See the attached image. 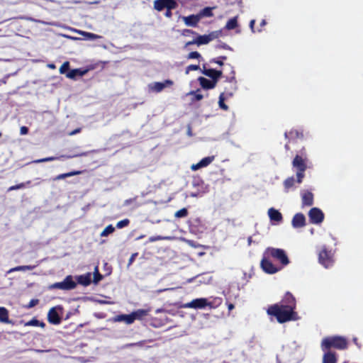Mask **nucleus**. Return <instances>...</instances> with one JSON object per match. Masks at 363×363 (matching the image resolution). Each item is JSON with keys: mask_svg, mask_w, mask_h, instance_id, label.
Masks as SVG:
<instances>
[{"mask_svg": "<svg viewBox=\"0 0 363 363\" xmlns=\"http://www.w3.org/2000/svg\"><path fill=\"white\" fill-rule=\"evenodd\" d=\"M199 92H200V89H197L196 91H191L189 93V94L194 95V101H201L203 98V96L201 94H200Z\"/></svg>", "mask_w": 363, "mask_h": 363, "instance_id": "a19ab883", "label": "nucleus"}, {"mask_svg": "<svg viewBox=\"0 0 363 363\" xmlns=\"http://www.w3.org/2000/svg\"><path fill=\"white\" fill-rule=\"evenodd\" d=\"M62 157L70 158L71 156L61 155L60 157H45V158L38 160L35 161V162L41 163V162H50V161H54L55 160H59V159H60Z\"/></svg>", "mask_w": 363, "mask_h": 363, "instance_id": "f704fd0d", "label": "nucleus"}, {"mask_svg": "<svg viewBox=\"0 0 363 363\" xmlns=\"http://www.w3.org/2000/svg\"><path fill=\"white\" fill-rule=\"evenodd\" d=\"M145 324L155 328H160L165 325L168 319H144Z\"/></svg>", "mask_w": 363, "mask_h": 363, "instance_id": "aec40b11", "label": "nucleus"}, {"mask_svg": "<svg viewBox=\"0 0 363 363\" xmlns=\"http://www.w3.org/2000/svg\"><path fill=\"white\" fill-rule=\"evenodd\" d=\"M82 173V171H79V170H74V171H71L69 172H67V173H63V174H58L55 179L54 180H60V179H65L67 177H72V176H75V175H79Z\"/></svg>", "mask_w": 363, "mask_h": 363, "instance_id": "cd10ccee", "label": "nucleus"}, {"mask_svg": "<svg viewBox=\"0 0 363 363\" xmlns=\"http://www.w3.org/2000/svg\"><path fill=\"white\" fill-rule=\"evenodd\" d=\"M58 310H62V308L60 306L51 308L48 313V318H60Z\"/></svg>", "mask_w": 363, "mask_h": 363, "instance_id": "72a5a7b5", "label": "nucleus"}, {"mask_svg": "<svg viewBox=\"0 0 363 363\" xmlns=\"http://www.w3.org/2000/svg\"><path fill=\"white\" fill-rule=\"evenodd\" d=\"M28 133V128L26 126H22L20 129L21 135H26Z\"/></svg>", "mask_w": 363, "mask_h": 363, "instance_id": "8fccbe9b", "label": "nucleus"}, {"mask_svg": "<svg viewBox=\"0 0 363 363\" xmlns=\"http://www.w3.org/2000/svg\"><path fill=\"white\" fill-rule=\"evenodd\" d=\"M213 8L212 7H205L202 10L200 11V12L198 13L200 19L202 17H212L213 16V13L212 12Z\"/></svg>", "mask_w": 363, "mask_h": 363, "instance_id": "c756f323", "label": "nucleus"}, {"mask_svg": "<svg viewBox=\"0 0 363 363\" xmlns=\"http://www.w3.org/2000/svg\"><path fill=\"white\" fill-rule=\"evenodd\" d=\"M198 81L200 83L201 86L204 89H211L216 87V84L213 80L208 79L203 77H199Z\"/></svg>", "mask_w": 363, "mask_h": 363, "instance_id": "412c9836", "label": "nucleus"}, {"mask_svg": "<svg viewBox=\"0 0 363 363\" xmlns=\"http://www.w3.org/2000/svg\"><path fill=\"white\" fill-rule=\"evenodd\" d=\"M270 257L265 255V252L264 253V256L261 260L260 266L262 270L267 274H275L277 272L280 271L282 269V267H277L274 265L272 261L269 259Z\"/></svg>", "mask_w": 363, "mask_h": 363, "instance_id": "423d86ee", "label": "nucleus"}, {"mask_svg": "<svg viewBox=\"0 0 363 363\" xmlns=\"http://www.w3.org/2000/svg\"><path fill=\"white\" fill-rule=\"evenodd\" d=\"M88 70L85 69H74L66 73V77L71 79H76L77 77H82L87 73Z\"/></svg>", "mask_w": 363, "mask_h": 363, "instance_id": "a211bd4d", "label": "nucleus"}, {"mask_svg": "<svg viewBox=\"0 0 363 363\" xmlns=\"http://www.w3.org/2000/svg\"><path fill=\"white\" fill-rule=\"evenodd\" d=\"M36 265H22V266H17L15 267H13L10 269L8 271V273H11L14 272H19V271H26V270H32L35 269Z\"/></svg>", "mask_w": 363, "mask_h": 363, "instance_id": "c85d7f7f", "label": "nucleus"}, {"mask_svg": "<svg viewBox=\"0 0 363 363\" xmlns=\"http://www.w3.org/2000/svg\"><path fill=\"white\" fill-rule=\"evenodd\" d=\"M145 342H146V340H142V341H140V342H135V344H136V346H140V347H142V346H143V345H144V344H145Z\"/></svg>", "mask_w": 363, "mask_h": 363, "instance_id": "0e129e2a", "label": "nucleus"}, {"mask_svg": "<svg viewBox=\"0 0 363 363\" xmlns=\"http://www.w3.org/2000/svg\"><path fill=\"white\" fill-rule=\"evenodd\" d=\"M296 308V298L288 291L279 302L268 306L267 313L273 318H298Z\"/></svg>", "mask_w": 363, "mask_h": 363, "instance_id": "f257e3e1", "label": "nucleus"}, {"mask_svg": "<svg viewBox=\"0 0 363 363\" xmlns=\"http://www.w3.org/2000/svg\"><path fill=\"white\" fill-rule=\"evenodd\" d=\"M255 20H252V21H250V28H251V29H252V32H255V31H254V25H255Z\"/></svg>", "mask_w": 363, "mask_h": 363, "instance_id": "e2e57ef3", "label": "nucleus"}, {"mask_svg": "<svg viewBox=\"0 0 363 363\" xmlns=\"http://www.w3.org/2000/svg\"><path fill=\"white\" fill-rule=\"evenodd\" d=\"M135 319H113V321H124L126 324H132Z\"/></svg>", "mask_w": 363, "mask_h": 363, "instance_id": "09e8293b", "label": "nucleus"}, {"mask_svg": "<svg viewBox=\"0 0 363 363\" xmlns=\"http://www.w3.org/2000/svg\"><path fill=\"white\" fill-rule=\"evenodd\" d=\"M103 275L99 272V267L96 266L94 268L93 283L96 284L103 279Z\"/></svg>", "mask_w": 363, "mask_h": 363, "instance_id": "473e14b6", "label": "nucleus"}, {"mask_svg": "<svg viewBox=\"0 0 363 363\" xmlns=\"http://www.w3.org/2000/svg\"><path fill=\"white\" fill-rule=\"evenodd\" d=\"M318 261L325 268L330 267L334 263L333 253L325 245L318 252Z\"/></svg>", "mask_w": 363, "mask_h": 363, "instance_id": "39448f33", "label": "nucleus"}, {"mask_svg": "<svg viewBox=\"0 0 363 363\" xmlns=\"http://www.w3.org/2000/svg\"><path fill=\"white\" fill-rule=\"evenodd\" d=\"M308 162L309 159L306 148L303 147L296 155L291 162L293 168L296 169V182L298 184L303 182V178L305 177V171L308 167Z\"/></svg>", "mask_w": 363, "mask_h": 363, "instance_id": "f03ea898", "label": "nucleus"}, {"mask_svg": "<svg viewBox=\"0 0 363 363\" xmlns=\"http://www.w3.org/2000/svg\"><path fill=\"white\" fill-rule=\"evenodd\" d=\"M202 73L204 75L210 77L211 79V80H213L216 83L218 82V79L223 75V72L221 70H216L214 69H207L205 65L203 66Z\"/></svg>", "mask_w": 363, "mask_h": 363, "instance_id": "9d476101", "label": "nucleus"}, {"mask_svg": "<svg viewBox=\"0 0 363 363\" xmlns=\"http://www.w3.org/2000/svg\"><path fill=\"white\" fill-rule=\"evenodd\" d=\"M301 202L302 206H311L314 202V196L313 194L308 191H303L301 194Z\"/></svg>", "mask_w": 363, "mask_h": 363, "instance_id": "9b49d317", "label": "nucleus"}, {"mask_svg": "<svg viewBox=\"0 0 363 363\" xmlns=\"http://www.w3.org/2000/svg\"><path fill=\"white\" fill-rule=\"evenodd\" d=\"M194 44L197 45V42H196V38H194L193 40L188 41L187 43H186L185 47H188L189 45H194Z\"/></svg>", "mask_w": 363, "mask_h": 363, "instance_id": "6e6d98bb", "label": "nucleus"}, {"mask_svg": "<svg viewBox=\"0 0 363 363\" xmlns=\"http://www.w3.org/2000/svg\"><path fill=\"white\" fill-rule=\"evenodd\" d=\"M0 318H9V311L4 307H0Z\"/></svg>", "mask_w": 363, "mask_h": 363, "instance_id": "a18cd8bd", "label": "nucleus"}, {"mask_svg": "<svg viewBox=\"0 0 363 363\" xmlns=\"http://www.w3.org/2000/svg\"><path fill=\"white\" fill-rule=\"evenodd\" d=\"M18 189H23L26 187V184L24 182L20 183L17 184Z\"/></svg>", "mask_w": 363, "mask_h": 363, "instance_id": "bf43d9fd", "label": "nucleus"}, {"mask_svg": "<svg viewBox=\"0 0 363 363\" xmlns=\"http://www.w3.org/2000/svg\"><path fill=\"white\" fill-rule=\"evenodd\" d=\"M14 190H18L17 184L10 186V187L8 189V190H7V191H14Z\"/></svg>", "mask_w": 363, "mask_h": 363, "instance_id": "680f3d73", "label": "nucleus"}, {"mask_svg": "<svg viewBox=\"0 0 363 363\" xmlns=\"http://www.w3.org/2000/svg\"><path fill=\"white\" fill-rule=\"evenodd\" d=\"M352 342L357 346L358 348H361V344L359 342L357 337H353Z\"/></svg>", "mask_w": 363, "mask_h": 363, "instance_id": "13d9d810", "label": "nucleus"}, {"mask_svg": "<svg viewBox=\"0 0 363 363\" xmlns=\"http://www.w3.org/2000/svg\"><path fill=\"white\" fill-rule=\"evenodd\" d=\"M81 131V129L80 128H77L74 130H73L72 132L70 133V135H74L76 133H78Z\"/></svg>", "mask_w": 363, "mask_h": 363, "instance_id": "774afa93", "label": "nucleus"}, {"mask_svg": "<svg viewBox=\"0 0 363 363\" xmlns=\"http://www.w3.org/2000/svg\"><path fill=\"white\" fill-rule=\"evenodd\" d=\"M87 347H88L87 344H85V343H79V344H77V345L74 346V350H73V352H77L82 351V352H84V353H87V351H86L85 350H84V348H87Z\"/></svg>", "mask_w": 363, "mask_h": 363, "instance_id": "4c0bfd02", "label": "nucleus"}, {"mask_svg": "<svg viewBox=\"0 0 363 363\" xmlns=\"http://www.w3.org/2000/svg\"><path fill=\"white\" fill-rule=\"evenodd\" d=\"M82 35L89 40H96V39L101 38L99 35H98L95 33H89V32H83Z\"/></svg>", "mask_w": 363, "mask_h": 363, "instance_id": "79ce46f5", "label": "nucleus"}, {"mask_svg": "<svg viewBox=\"0 0 363 363\" xmlns=\"http://www.w3.org/2000/svg\"><path fill=\"white\" fill-rule=\"evenodd\" d=\"M220 48L225 49V50H231V48H230L229 45H228L227 44H223L222 45H220Z\"/></svg>", "mask_w": 363, "mask_h": 363, "instance_id": "338daca9", "label": "nucleus"}, {"mask_svg": "<svg viewBox=\"0 0 363 363\" xmlns=\"http://www.w3.org/2000/svg\"><path fill=\"white\" fill-rule=\"evenodd\" d=\"M292 226L294 228H303L306 225V218L302 213H296L291 220Z\"/></svg>", "mask_w": 363, "mask_h": 363, "instance_id": "f8f14e48", "label": "nucleus"}, {"mask_svg": "<svg viewBox=\"0 0 363 363\" xmlns=\"http://www.w3.org/2000/svg\"><path fill=\"white\" fill-rule=\"evenodd\" d=\"M183 35H185V36H189L190 35H196L197 33L192 30H190V29H184L183 30V33H182Z\"/></svg>", "mask_w": 363, "mask_h": 363, "instance_id": "de8ad7c7", "label": "nucleus"}, {"mask_svg": "<svg viewBox=\"0 0 363 363\" xmlns=\"http://www.w3.org/2000/svg\"><path fill=\"white\" fill-rule=\"evenodd\" d=\"M297 183L296 179H294V177H289L286 178L283 183L284 187V191L289 192L290 189H295V184Z\"/></svg>", "mask_w": 363, "mask_h": 363, "instance_id": "bb28decb", "label": "nucleus"}, {"mask_svg": "<svg viewBox=\"0 0 363 363\" xmlns=\"http://www.w3.org/2000/svg\"><path fill=\"white\" fill-rule=\"evenodd\" d=\"M20 323H23L25 326H45V323L43 322H40L38 319H30V320L26 323H23V320H21Z\"/></svg>", "mask_w": 363, "mask_h": 363, "instance_id": "2f4dec72", "label": "nucleus"}, {"mask_svg": "<svg viewBox=\"0 0 363 363\" xmlns=\"http://www.w3.org/2000/svg\"><path fill=\"white\" fill-rule=\"evenodd\" d=\"M284 137L285 138L289 139V141H294L297 139H303V133L301 130L292 129L289 132H285Z\"/></svg>", "mask_w": 363, "mask_h": 363, "instance_id": "2eb2a0df", "label": "nucleus"}, {"mask_svg": "<svg viewBox=\"0 0 363 363\" xmlns=\"http://www.w3.org/2000/svg\"><path fill=\"white\" fill-rule=\"evenodd\" d=\"M215 38L213 33L208 35H198L196 39L198 45H206L210 43Z\"/></svg>", "mask_w": 363, "mask_h": 363, "instance_id": "b1692460", "label": "nucleus"}, {"mask_svg": "<svg viewBox=\"0 0 363 363\" xmlns=\"http://www.w3.org/2000/svg\"><path fill=\"white\" fill-rule=\"evenodd\" d=\"M48 321L53 325H59L61 323L62 319H48Z\"/></svg>", "mask_w": 363, "mask_h": 363, "instance_id": "3c124183", "label": "nucleus"}, {"mask_svg": "<svg viewBox=\"0 0 363 363\" xmlns=\"http://www.w3.org/2000/svg\"><path fill=\"white\" fill-rule=\"evenodd\" d=\"M225 60H227V57L225 55H221L216 58H213V59L211 60L210 62L218 64L220 66H223L224 65V61Z\"/></svg>", "mask_w": 363, "mask_h": 363, "instance_id": "58836bf2", "label": "nucleus"}, {"mask_svg": "<svg viewBox=\"0 0 363 363\" xmlns=\"http://www.w3.org/2000/svg\"><path fill=\"white\" fill-rule=\"evenodd\" d=\"M172 9H167L166 10V12H165V13H164V16H165L167 18H172Z\"/></svg>", "mask_w": 363, "mask_h": 363, "instance_id": "864d4df0", "label": "nucleus"}, {"mask_svg": "<svg viewBox=\"0 0 363 363\" xmlns=\"http://www.w3.org/2000/svg\"><path fill=\"white\" fill-rule=\"evenodd\" d=\"M148 310L140 309L129 315H118L115 318H143V316L147 315Z\"/></svg>", "mask_w": 363, "mask_h": 363, "instance_id": "f3484780", "label": "nucleus"}, {"mask_svg": "<svg viewBox=\"0 0 363 363\" xmlns=\"http://www.w3.org/2000/svg\"><path fill=\"white\" fill-rule=\"evenodd\" d=\"M189 214L188 210L186 208H183L179 211H177L174 213V217L177 218H186Z\"/></svg>", "mask_w": 363, "mask_h": 363, "instance_id": "e433bc0d", "label": "nucleus"}, {"mask_svg": "<svg viewBox=\"0 0 363 363\" xmlns=\"http://www.w3.org/2000/svg\"><path fill=\"white\" fill-rule=\"evenodd\" d=\"M76 283L77 282L73 280L72 276L68 275L62 281L56 282L51 285L50 288L68 291L74 289L77 286Z\"/></svg>", "mask_w": 363, "mask_h": 363, "instance_id": "0eeeda50", "label": "nucleus"}, {"mask_svg": "<svg viewBox=\"0 0 363 363\" xmlns=\"http://www.w3.org/2000/svg\"><path fill=\"white\" fill-rule=\"evenodd\" d=\"M134 346H136L135 342L126 344V345H123L122 347V348H128V347H134Z\"/></svg>", "mask_w": 363, "mask_h": 363, "instance_id": "052dcab7", "label": "nucleus"}, {"mask_svg": "<svg viewBox=\"0 0 363 363\" xmlns=\"http://www.w3.org/2000/svg\"><path fill=\"white\" fill-rule=\"evenodd\" d=\"M182 19L186 26L191 27L197 26L198 23L201 20L198 14H192L188 16H183Z\"/></svg>", "mask_w": 363, "mask_h": 363, "instance_id": "6ab92c4d", "label": "nucleus"}, {"mask_svg": "<svg viewBox=\"0 0 363 363\" xmlns=\"http://www.w3.org/2000/svg\"><path fill=\"white\" fill-rule=\"evenodd\" d=\"M69 66L68 61L65 62L60 67V73L66 74L69 71Z\"/></svg>", "mask_w": 363, "mask_h": 363, "instance_id": "ea45409f", "label": "nucleus"}, {"mask_svg": "<svg viewBox=\"0 0 363 363\" xmlns=\"http://www.w3.org/2000/svg\"><path fill=\"white\" fill-rule=\"evenodd\" d=\"M208 305L207 299L206 298H196L191 301L187 304L189 307L194 308H203Z\"/></svg>", "mask_w": 363, "mask_h": 363, "instance_id": "5701e85b", "label": "nucleus"}, {"mask_svg": "<svg viewBox=\"0 0 363 363\" xmlns=\"http://www.w3.org/2000/svg\"><path fill=\"white\" fill-rule=\"evenodd\" d=\"M265 255L279 262L282 265V267L286 266L289 263V259L286 252L282 249L268 247L265 251Z\"/></svg>", "mask_w": 363, "mask_h": 363, "instance_id": "20e7f679", "label": "nucleus"}, {"mask_svg": "<svg viewBox=\"0 0 363 363\" xmlns=\"http://www.w3.org/2000/svg\"><path fill=\"white\" fill-rule=\"evenodd\" d=\"M279 323H284L286 321L291 320L292 319H277Z\"/></svg>", "mask_w": 363, "mask_h": 363, "instance_id": "69168bd1", "label": "nucleus"}, {"mask_svg": "<svg viewBox=\"0 0 363 363\" xmlns=\"http://www.w3.org/2000/svg\"><path fill=\"white\" fill-rule=\"evenodd\" d=\"M232 96H233V93L232 92H228V91L223 92V93H221L220 94L218 104H219V107L221 109H223L224 111H227L228 109V106L224 103V101L228 97H230Z\"/></svg>", "mask_w": 363, "mask_h": 363, "instance_id": "393cba45", "label": "nucleus"}, {"mask_svg": "<svg viewBox=\"0 0 363 363\" xmlns=\"http://www.w3.org/2000/svg\"><path fill=\"white\" fill-rule=\"evenodd\" d=\"M215 160V156H208L201 159L197 164H192L191 169L193 171L198 170L201 168L206 167L209 165Z\"/></svg>", "mask_w": 363, "mask_h": 363, "instance_id": "ddd939ff", "label": "nucleus"}, {"mask_svg": "<svg viewBox=\"0 0 363 363\" xmlns=\"http://www.w3.org/2000/svg\"><path fill=\"white\" fill-rule=\"evenodd\" d=\"M199 66L197 65H190L186 67V73L188 74L190 70H198Z\"/></svg>", "mask_w": 363, "mask_h": 363, "instance_id": "49530a36", "label": "nucleus"}, {"mask_svg": "<svg viewBox=\"0 0 363 363\" xmlns=\"http://www.w3.org/2000/svg\"><path fill=\"white\" fill-rule=\"evenodd\" d=\"M177 3L175 0H155L154 1V8L158 11H162L164 9H175Z\"/></svg>", "mask_w": 363, "mask_h": 363, "instance_id": "1a4fd4ad", "label": "nucleus"}, {"mask_svg": "<svg viewBox=\"0 0 363 363\" xmlns=\"http://www.w3.org/2000/svg\"><path fill=\"white\" fill-rule=\"evenodd\" d=\"M0 321L4 323H11L13 325L15 324L12 319H0Z\"/></svg>", "mask_w": 363, "mask_h": 363, "instance_id": "4d7b16f0", "label": "nucleus"}, {"mask_svg": "<svg viewBox=\"0 0 363 363\" xmlns=\"http://www.w3.org/2000/svg\"><path fill=\"white\" fill-rule=\"evenodd\" d=\"M130 223V220L128 218L123 219L122 220H120L117 223L116 227L118 228H123Z\"/></svg>", "mask_w": 363, "mask_h": 363, "instance_id": "37998d69", "label": "nucleus"}, {"mask_svg": "<svg viewBox=\"0 0 363 363\" xmlns=\"http://www.w3.org/2000/svg\"><path fill=\"white\" fill-rule=\"evenodd\" d=\"M138 256V253H133L129 260H128V265H130L135 260V257Z\"/></svg>", "mask_w": 363, "mask_h": 363, "instance_id": "5fc2aeb1", "label": "nucleus"}, {"mask_svg": "<svg viewBox=\"0 0 363 363\" xmlns=\"http://www.w3.org/2000/svg\"><path fill=\"white\" fill-rule=\"evenodd\" d=\"M115 230V228L112 225H107L104 230L101 233V237H106L113 233Z\"/></svg>", "mask_w": 363, "mask_h": 363, "instance_id": "c9c22d12", "label": "nucleus"}, {"mask_svg": "<svg viewBox=\"0 0 363 363\" xmlns=\"http://www.w3.org/2000/svg\"><path fill=\"white\" fill-rule=\"evenodd\" d=\"M162 240L161 236H152L149 238V242H155Z\"/></svg>", "mask_w": 363, "mask_h": 363, "instance_id": "603ef678", "label": "nucleus"}, {"mask_svg": "<svg viewBox=\"0 0 363 363\" xmlns=\"http://www.w3.org/2000/svg\"><path fill=\"white\" fill-rule=\"evenodd\" d=\"M172 85H173V81H172L171 79H166L163 82H155L152 84L151 88L154 91L159 93V92H161L165 87L171 86Z\"/></svg>", "mask_w": 363, "mask_h": 363, "instance_id": "dca6fc26", "label": "nucleus"}, {"mask_svg": "<svg viewBox=\"0 0 363 363\" xmlns=\"http://www.w3.org/2000/svg\"><path fill=\"white\" fill-rule=\"evenodd\" d=\"M309 221L312 224H320L325 218L323 212L317 207L312 208L308 212Z\"/></svg>", "mask_w": 363, "mask_h": 363, "instance_id": "6e6552de", "label": "nucleus"}, {"mask_svg": "<svg viewBox=\"0 0 363 363\" xmlns=\"http://www.w3.org/2000/svg\"><path fill=\"white\" fill-rule=\"evenodd\" d=\"M268 215L271 220L280 222L283 219L281 213L278 210L274 208H271L269 209Z\"/></svg>", "mask_w": 363, "mask_h": 363, "instance_id": "a878e982", "label": "nucleus"}, {"mask_svg": "<svg viewBox=\"0 0 363 363\" xmlns=\"http://www.w3.org/2000/svg\"><path fill=\"white\" fill-rule=\"evenodd\" d=\"M324 352L323 356V363H337V355L336 352L331 350H323Z\"/></svg>", "mask_w": 363, "mask_h": 363, "instance_id": "4468645a", "label": "nucleus"}, {"mask_svg": "<svg viewBox=\"0 0 363 363\" xmlns=\"http://www.w3.org/2000/svg\"><path fill=\"white\" fill-rule=\"evenodd\" d=\"M201 57V54L197 51H193L189 53L187 58L188 59H199Z\"/></svg>", "mask_w": 363, "mask_h": 363, "instance_id": "c03bdc74", "label": "nucleus"}, {"mask_svg": "<svg viewBox=\"0 0 363 363\" xmlns=\"http://www.w3.org/2000/svg\"><path fill=\"white\" fill-rule=\"evenodd\" d=\"M77 283L79 284L87 286L91 283V273L88 272L84 274L77 277Z\"/></svg>", "mask_w": 363, "mask_h": 363, "instance_id": "4be33fe9", "label": "nucleus"}, {"mask_svg": "<svg viewBox=\"0 0 363 363\" xmlns=\"http://www.w3.org/2000/svg\"><path fill=\"white\" fill-rule=\"evenodd\" d=\"M320 347L322 350H331V348L344 350L347 349L348 342L347 340L342 336H328L322 340Z\"/></svg>", "mask_w": 363, "mask_h": 363, "instance_id": "7ed1b4c3", "label": "nucleus"}, {"mask_svg": "<svg viewBox=\"0 0 363 363\" xmlns=\"http://www.w3.org/2000/svg\"><path fill=\"white\" fill-rule=\"evenodd\" d=\"M238 17H233L228 21L225 25V28L227 30H233L238 27Z\"/></svg>", "mask_w": 363, "mask_h": 363, "instance_id": "7c9ffc66", "label": "nucleus"}]
</instances>
